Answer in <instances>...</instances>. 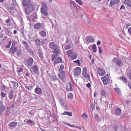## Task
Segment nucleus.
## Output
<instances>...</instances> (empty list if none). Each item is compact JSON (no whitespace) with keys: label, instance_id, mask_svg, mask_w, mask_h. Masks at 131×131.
<instances>
[{"label":"nucleus","instance_id":"bf43d9fd","mask_svg":"<svg viewBox=\"0 0 131 131\" xmlns=\"http://www.w3.org/2000/svg\"><path fill=\"white\" fill-rule=\"evenodd\" d=\"M98 48H99V53L100 54L102 53V51L101 50V47L99 46H98Z\"/></svg>","mask_w":131,"mask_h":131},{"label":"nucleus","instance_id":"338daca9","mask_svg":"<svg viewBox=\"0 0 131 131\" xmlns=\"http://www.w3.org/2000/svg\"><path fill=\"white\" fill-rule=\"evenodd\" d=\"M128 85L129 88L131 89V83L129 82L128 84Z\"/></svg>","mask_w":131,"mask_h":131},{"label":"nucleus","instance_id":"8fccbe9b","mask_svg":"<svg viewBox=\"0 0 131 131\" xmlns=\"http://www.w3.org/2000/svg\"><path fill=\"white\" fill-rule=\"evenodd\" d=\"M50 79H51L53 81H55L57 80V78L56 77L53 76L52 77L51 76V77L50 78Z\"/></svg>","mask_w":131,"mask_h":131},{"label":"nucleus","instance_id":"69168bd1","mask_svg":"<svg viewBox=\"0 0 131 131\" xmlns=\"http://www.w3.org/2000/svg\"><path fill=\"white\" fill-rule=\"evenodd\" d=\"M127 76L131 80V72L127 75Z\"/></svg>","mask_w":131,"mask_h":131},{"label":"nucleus","instance_id":"4c0bfd02","mask_svg":"<svg viewBox=\"0 0 131 131\" xmlns=\"http://www.w3.org/2000/svg\"><path fill=\"white\" fill-rule=\"evenodd\" d=\"M114 90L117 93L119 94H121V91L119 88H114Z\"/></svg>","mask_w":131,"mask_h":131},{"label":"nucleus","instance_id":"4d7b16f0","mask_svg":"<svg viewBox=\"0 0 131 131\" xmlns=\"http://www.w3.org/2000/svg\"><path fill=\"white\" fill-rule=\"evenodd\" d=\"M29 5V7H32V8H35V5L32 3H31Z\"/></svg>","mask_w":131,"mask_h":131},{"label":"nucleus","instance_id":"774afa93","mask_svg":"<svg viewBox=\"0 0 131 131\" xmlns=\"http://www.w3.org/2000/svg\"><path fill=\"white\" fill-rule=\"evenodd\" d=\"M10 21V19L9 18H8L7 20H6V23L7 24Z\"/></svg>","mask_w":131,"mask_h":131},{"label":"nucleus","instance_id":"ddd939ff","mask_svg":"<svg viewBox=\"0 0 131 131\" xmlns=\"http://www.w3.org/2000/svg\"><path fill=\"white\" fill-rule=\"evenodd\" d=\"M33 63V59L32 58H31L28 59L26 63L28 66L30 67L32 65Z\"/></svg>","mask_w":131,"mask_h":131},{"label":"nucleus","instance_id":"20e7f679","mask_svg":"<svg viewBox=\"0 0 131 131\" xmlns=\"http://www.w3.org/2000/svg\"><path fill=\"white\" fill-rule=\"evenodd\" d=\"M39 71V68L38 65H35L32 66L30 71L31 73L34 75L35 74H37Z\"/></svg>","mask_w":131,"mask_h":131},{"label":"nucleus","instance_id":"e433bc0d","mask_svg":"<svg viewBox=\"0 0 131 131\" xmlns=\"http://www.w3.org/2000/svg\"><path fill=\"white\" fill-rule=\"evenodd\" d=\"M92 49L94 52H95L96 51V47L95 44H94L93 45Z\"/></svg>","mask_w":131,"mask_h":131},{"label":"nucleus","instance_id":"5701e85b","mask_svg":"<svg viewBox=\"0 0 131 131\" xmlns=\"http://www.w3.org/2000/svg\"><path fill=\"white\" fill-rule=\"evenodd\" d=\"M17 124V122H16L14 121L10 122L9 124V127H16Z\"/></svg>","mask_w":131,"mask_h":131},{"label":"nucleus","instance_id":"2f4dec72","mask_svg":"<svg viewBox=\"0 0 131 131\" xmlns=\"http://www.w3.org/2000/svg\"><path fill=\"white\" fill-rule=\"evenodd\" d=\"M102 80L103 81L104 84L105 85H107L110 82L109 79H106V80Z\"/></svg>","mask_w":131,"mask_h":131},{"label":"nucleus","instance_id":"c85d7f7f","mask_svg":"<svg viewBox=\"0 0 131 131\" xmlns=\"http://www.w3.org/2000/svg\"><path fill=\"white\" fill-rule=\"evenodd\" d=\"M119 0H111L110 1V6L118 2Z\"/></svg>","mask_w":131,"mask_h":131},{"label":"nucleus","instance_id":"49530a36","mask_svg":"<svg viewBox=\"0 0 131 131\" xmlns=\"http://www.w3.org/2000/svg\"><path fill=\"white\" fill-rule=\"evenodd\" d=\"M42 7L41 8H47L46 4L44 2H42Z\"/></svg>","mask_w":131,"mask_h":131},{"label":"nucleus","instance_id":"a211bd4d","mask_svg":"<svg viewBox=\"0 0 131 131\" xmlns=\"http://www.w3.org/2000/svg\"><path fill=\"white\" fill-rule=\"evenodd\" d=\"M35 92L37 94L39 95L42 93V89L39 88L37 87L35 90Z\"/></svg>","mask_w":131,"mask_h":131},{"label":"nucleus","instance_id":"ea45409f","mask_svg":"<svg viewBox=\"0 0 131 131\" xmlns=\"http://www.w3.org/2000/svg\"><path fill=\"white\" fill-rule=\"evenodd\" d=\"M64 69V65L63 64H61L60 68L59 69V71L60 72L63 71V70Z\"/></svg>","mask_w":131,"mask_h":131},{"label":"nucleus","instance_id":"9b49d317","mask_svg":"<svg viewBox=\"0 0 131 131\" xmlns=\"http://www.w3.org/2000/svg\"><path fill=\"white\" fill-rule=\"evenodd\" d=\"M31 2V0H23L22 4L23 6H29Z\"/></svg>","mask_w":131,"mask_h":131},{"label":"nucleus","instance_id":"7c9ffc66","mask_svg":"<svg viewBox=\"0 0 131 131\" xmlns=\"http://www.w3.org/2000/svg\"><path fill=\"white\" fill-rule=\"evenodd\" d=\"M34 10L33 9H25V12L27 14H29Z\"/></svg>","mask_w":131,"mask_h":131},{"label":"nucleus","instance_id":"052dcab7","mask_svg":"<svg viewBox=\"0 0 131 131\" xmlns=\"http://www.w3.org/2000/svg\"><path fill=\"white\" fill-rule=\"evenodd\" d=\"M128 31L129 34L131 35V27L128 28Z\"/></svg>","mask_w":131,"mask_h":131},{"label":"nucleus","instance_id":"f8f14e48","mask_svg":"<svg viewBox=\"0 0 131 131\" xmlns=\"http://www.w3.org/2000/svg\"><path fill=\"white\" fill-rule=\"evenodd\" d=\"M43 24L40 23H38L35 24L34 25V27L36 29H39L43 26Z\"/></svg>","mask_w":131,"mask_h":131},{"label":"nucleus","instance_id":"0e129e2a","mask_svg":"<svg viewBox=\"0 0 131 131\" xmlns=\"http://www.w3.org/2000/svg\"><path fill=\"white\" fill-rule=\"evenodd\" d=\"M4 105L3 104V101H0V106H2Z\"/></svg>","mask_w":131,"mask_h":131},{"label":"nucleus","instance_id":"6e6d98bb","mask_svg":"<svg viewBox=\"0 0 131 131\" xmlns=\"http://www.w3.org/2000/svg\"><path fill=\"white\" fill-rule=\"evenodd\" d=\"M39 57L41 59H43V54L42 53L40 52H39Z\"/></svg>","mask_w":131,"mask_h":131},{"label":"nucleus","instance_id":"0eeeda50","mask_svg":"<svg viewBox=\"0 0 131 131\" xmlns=\"http://www.w3.org/2000/svg\"><path fill=\"white\" fill-rule=\"evenodd\" d=\"M81 71V69L80 67H76L74 70V75L76 77H78L80 74Z\"/></svg>","mask_w":131,"mask_h":131},{"label":"nucleus","instance_id":"de8ad7c7","mask_svg":"<svg viewBox=\"0 0 131 131\" xmlns=\"http://www.w3.org/2000/svg\"><path fill=\"white\" fill-rule=\"evenodd\" d=\"M109 76L108 74L106 75L105 76L101 78V80H106V79H109Z\"/></svg>","mask_w":131,"mask_h":131},{"label":"nucleus","instance_id":"a19ab883","mask_svg":"<svg viewBox=\"0 0 131 131\" xmlns=\"http://www.w3.org/2000/svg\"><path fill=\"white\" fill-rule=\"evenodd\" d=\"M71 47V45L70 44L67 45L64 47V49L65 50H67L69 49Z\"/></svg>","mask_w":131,"mask_h":131},{"label":"nucleus","instance_id":"c9c22d12","mask_svg":"<svg viewBox=\"0 0 131 131\" xmlns=\"http://www.w3.org/2000/svg\"><path fill=\"white\" fill-rule=\"evenodd\" d=\"M17 53V54L18 56H19L22 53L21 50L20 49H17L16 50V52Z\"/></svg>","mask_w":131,"mask_h":131},{"label":"nucleus","instance_id":"3c124183","mask_svg":"<svg viewBox=\"0 0 131 131\" xmlns=\"http://www.w3.org/2000/svg\"><path fill=\"white\" fill-rule=\"evenodd\" d=\"M27 50H28L30 53L32 54H34V52L33 50L31 49L30 48V47H29V48H28L26 49Z\"/></svg>","mask_w":131,"mask_h":131},{"label":"nucleus","instance_id":"bb28decb","mask_svg":"<svg viewBox=\"0 0 131 131\" xmlns=\"http://www.w3.org/2000/svg\"><path fill=\"white\" fill-rule=\"evenodd\" d=\"M119 79L121 80L125 83L126 84L127 82L126 79L124 77H121L119 78Z\"/></svg>","mask_w":131,"mask_h":131},{"label":"nucleus","instance_id":"13d9d810","mask_svg":"<svg viewBox=\"0 0 131 131\" xmlns=\"http://www.w3.org/2000/svg\"><path fill=\"white\" fill-rule=\"evenodd\" d=\"M87 116V115L85 113H83L81 116V117H86Z\"/></svg>","mask_w":131,"mask_h":131},{"label":"nucleus","instance_id":"680f3d73","mask_svg":"<svg viewBox=\"0 0 131 131\" xmlns=\"http://www.w3.org/2000/svg\"><path fill=\"white\" fill-rule=\"evenodd\" d=\"M1 95L2 97H5V94L4 93L1 92Z\"/></svg>","mask_w":131,"mask_h":131},{"label":"nucleus","instance_id":"9d476101","mask_svg":"<svg viewBox=\"0 0 131 131\" xmlns=\"http://www.w3.org/2000/svg\"><path fill=\"white\" fill-rule=\"evenodd\" d=\"M97 73L99 74L101 76H103L105 74V70L100 68H98L97 69Z\"/></svg>","mask_w":131,"mask_h":131},{"label":"nucleus","instance_id":"b1692460","mask_svg":"<svg viewBox=\"0 0 131 131\" xmlns=\"http://www.w3.org/2000/svg\"><path fill=\"white\" fill-rule=\"evenodd\" d=\"M47 9H41V14L45 16H47L48 15L47 12Z\"/></svg>","mask_w":131,"mask_h":131},{"label":"nucleus","instance_id":"423d86ee","mask_svg":"<svg viewBox=\"0 0 131 131\" xmlns=\"http://www.w3.org/2000/svg\"><path fill=\"white\" fill-rule=\"evenodd\" d=\"M58 76L59 78L63 82L65 81L66 79V74L64 71L60 72L58 74Z\"/></svg>","mask_w":131,"mask_h":131},{"label":"nucleus","instance_id":"f3484780","mask_svg":"<svg viewBox=\"0 0 131 131\" xmlns=\"http://www.w3.org/2000/svg\"><path fill=\"white\" fill-rule=\"evenodd\" d=\"M121 110L119 108H116L115 111V114L117 116H119L121 114Z\"/></svg>","mask_w":131,"mask_h":131},{"label":"nucleus","instance_id":"e2e57ef3","mask_svg":"<svg viewBox=\"0 0 131 131\" xmlns=\"http://www.w3.org/2000/svg\"><path fill=\"white\" fill-rule=\"evenodd\" d=\"M86 86L88 88H90L91 86V84H90V83H88L86 84Z\"/></svg>","mask_w":131,"mask_h":131},{"label":"nucleus","instance_id":"72a5a7b5","mask_svg":"<svg viewBox=\"0 0 131 131\" xmlns=\"http://www.w3.org/2000/svg\"><path fill=\"white\" fill-rule=\"evenodd\" d=\"M13 83V86L14 88L15 89H17L18 87V83L16 82H14L13 81V82H11Z\"/></svg>","mask_w":131,"mask_h":131},{"label":"nucleus","instance_id":"603ef678","mask_svg":"<svg viewBox=\"0 0 131 131\" xmlns=\"http://www.w3.org/2000/svg\"><path fill=\"white\" fill-rule=\"evenodd\" d=\"M15 9H8L7 10L11 13H14Z\"/></svg>","mask_w":131,"mask_h":131},{"label":"nucleus","instance_id":"c03bdc74","mask_svg":"<svg viewBox=\"0 0 131 131\" xmlns=\"http://www.w3.org/2000/svg\"><path fill=\"white\" fill-rule=\"evenodd\" d=\"M12 43V41L11 40H10L8 42L6 46V47L8 49L9 48Z\"/></svg>","mask_w":131,"mask_h":131},{"label":"nucleus","instance_id":"09e8293b","mask_svg":"<svg viewBox=\"0 0 131 131\" xmlns=\"http://www.w3.org/2000/svg\"><path fill=\"white\" fill-rule=\"evenodd\" d=\"M94 118L97 122H98L100 121V118L97 114H96L95 115Z\"/></svg>","mask_w":131,"mask_h":131},{"label":"nucleus","instance_id":"2eb2a0df","mask_svg":"<svg viewBox=\"0 0 131 131\" xmlns=\"http://www.w3.org/2000/svg\"><path fill=\"white\" fill-rule=\"evenodd\" d=\"M66 88L68 91L72 90V85L71 82L68 83L66 84Z\"/></svg>","mask_w":131,"mask_h":131},{"label":"nucleus","instance_id":"f257e3e1","mask_svg":"<svg viewBox=\"0 0 131 131\" xmlns=\"http://www.w3.org/2000/svg\"><path fill=\"white\" fill-rule=\"evenodd\" d=\"M59 53V52L58 53H54L52 54V61H54L53 64L54 65L58 63H61L62 61V59L61 58L59 57H57L58 56Z\"/></svg>","mask_w":131,"mask_h":131},{"label":"nucleus","instance_id":"39448f33","mask_svg":"<svg viewBox=\"0 0 131 131\" xmlns=\"http://www.w3.org/2000/svg\"><path fill=\"white\" fill-rule=\"evenodd\" d=\"M113 61L118 66H122L123 64V62L119 58H114L113 59Z\"/></svg>","mask_w":131,"mask_h":131},{"label":"nucleus","instance_id":"473e14b6","mask_svg":"<svg viewBox=\"0 0 131 131\" xmlns=\"http://www.w3.org/2000/svg\"><path fill=\"white\" fill-rule=\"evenodd\" d=\"M40 34L42 37H45L46 36V33L45 31L43 30H42L39 32Z\"/></svg>","mask_w":131,"mask_h":131},{"label":"nucleus","instance_id":"4468645a","mask_svg":"<svg viewBox=\"0 0 131 131\" xmlns=\"http://www.w3.org/2000/svg\"><path fill=\"white\" fill-rule=\"evenodd\" d=\"M37 16L36 12H35L33 14L31 15L30 18V20L32 21H36L38 19Z\"/></svg>","mask_w":131,"mask_h":131},{"label":"nucleus","instance_id":"6e6552de","mask_svg":"<svg viewBox=\"0 0 131 131\" xmlns=\"http://www.w3.org/2000/svg\"><path fill=\"white\" fill-rule=\"evenodd\" d=\"M15 42L14 41H13L12 46L10 49V50L13 54L14 53L17 49L15 47Z\"/></svg>","mask_w":131,"mask_h":131},{"label":"nucleus","instance_id":"864d4df0","mask_svg":"<svg viewBox=\"0 0 131 131\" xmlns=\"http://www.w3.org/2000/svg\"><path fill=\"white\" fill-rule=\"evenodd\" d=\"M76 1L80 5H82V3L81 0H76Z\"/></svg>","mask_w":131,"mask_h":131},{"label":"nucleus","instance_id":"6ab92c4d","mask_svg":"<svg viewBox=\"0 0 131 131\" xmlns=\"http://www.w3.org/2000/svg\"><path fill=\"white\" fill-rule=\"evenodd\" d=\"M124 4L127 7H131V0H125Z\"/></svg>","mask_w":131,"mask_h":131},{"label":"nucleus","instance_id":"412c9836","mask_svg":"<svg viewBox=\"0 0 131 131\" xmlns=\"http://www.w3.org/2000/svg\"><path fill=\"white\" fill-rule=\"evenodd\" d=\"M14 96V92L11 90L8 93V97L10 100H11L13 98Z\"/></svg>","mask_w":131,"mask_h":131},{"label":"nucleus","instance_id":"a18cd8bd","mask_svg":"<svg viewBox=\"0 0 131 131\" xmlns=\"http://www.w3.org/2000/svg\"><path fill=\"white\" fill-rule=\"evenodd\" d=\"M9 108H7L6 110V113H5V115L7 116H9L10 113L9 112Z\"/></svg>","mask_w":131,"mask_h":131},{"label":"nucleus","instance_id":"1a4fd4ad","mask_svg":"<svg viewBox=\"0 0 131 131\" xmlns=\"http://www.w3.org/2000/svg\"><path fill=\"white\" fill-rule=\"evenodd\" d=\"M82 75L83 76V77H86L89 80L90 79V77L87 74L86 68L85 67L83 68Z\"/></svg>","mask_w":131,"mask_h":131},{"label":"nucleus","instance_id":"393cba45","mask_svg":"<svg viewBox=\"0 0 131 131\" xmlns=\"http://www.w3.org/2000/svg\"><path fill=\"white\" fill-rule=\"evenodd\" d=\"M4 30L5 32V34L7 35L8 36H10L12 34L11 32L9 31L8 28H5L4 29Z\"/></svg>","mask_w":131,"mask_h":131},{"label":"nucleus","instance_id":"c756f323","mask_svg":"<svg viewBox=\"0 0 131 131\" xmlns=\"http://www.w3.org/2000/svg\"><path fill=\"white\" fill-rule=\"evenodd\" d=\"M22 43L24 45V46L26 47V49L30 47L28 43L26 41H22Z\"/></svg>","mask_w":131,"mask_h":131},{"label":"nucleus","instance_id":"5fc2aeb1","mask_svg":"<svg viewBox=\"0 0 131 131\" xmlns=\"http://www.w3.org/2000/svg\"><path fill=\"white\" fill-rule=\"evenodd\" d=\"M73 62L74 63H76L78 64L79 65H80L81 63L80 61L78 60H76L74 61H73Z\"/></svg>","mask_w":131,"mask_h":131},{"label":"nucleus","instance_id":"f03ea898","mask_svg":"<svg viewBox=\"0 0 131 131\" xmlns=\"http://www.w3.org/2000/svg\"><path fill=\"white\" fill-rule=\"evenodd\" d=\"M66 53L68 56L72 60H75L77 57L78 54L72 50H70L67 51Z\"/></svg>","mask_w":131,"mask_h":131},{"label":"nucleus","instance_id":"a878e982","mask_svg":"<svg viewBox=\"0 0 131 131\" xmlns=\"http://www.w3.org/2000/svg\"><path fill=\"white\" fill-rule=\"evenodd\" d=\"M61 114L63 115H67L70 116H72V113L68 112H64L63 113H61Z\"/></svg>","mask_w":131,"mask_h":131},{"label":"nucleus","instance_id":"7ed1b4c3","mask_svg":"<svg viewBox=\"0 0 131 131\" xmlns=\"http://www.w3.org/2000/svg\"><path fill=\"white\" fill-rule=\"evenodd\" d=\"M48 46L50 48L54 50L53 51L54 53H58L59 52V50L53 42L49 43L48 44Z\"/></svg>","mask_w":131,"mask_h":131},{"label":"nucleus","instance_id":"aec40b11","mask_svg":"<svg viewBox=\"0 0 131 131\" xmlns=\"http://www.w3.org/2000/svg\"><path fill=\"white\" fill-rule=\"evenodd\" d=\"M86 39L88 41L91 43H93L94 42V38L92 36H88L86 37Z\"/></svg>","mask_w":131,"mask_h":131},{"label":"nucleus","instance_id":"cd10ccee","mask_svg":"<svg viewBox=\"0 0 131 131\" xmlns=\"http://www.w3.org/2000/svg\"><path fill=\"white\" fill-rule=\"evenodd\" d=\"M6 108V106L5 105L0 106V116L2 113V112L4 111Z\"/></svg>","mask_w":131,"mask_h":131},{"label":"nucleus","instance_id":"58836bf2","mask_svg":"<svg viewBox=\"0 0 131 131\" xmlns=\"http://www.w3.org/2000/svg\"><path fill=\"white\" fill-rule=\"evenodd\" d=\"M73 97V94L71 93H69L68 94V98L69 99H71Z\"/></svg>","mask_w":131,"mask_h":131},{"label":"nucleus","instance_id":"37998d69","mask_svg":"<svg viewBox=\"0 0 131 131\" xmlns=\"http://www.w3.org/2000/svg\"><path fill=\"white\" fill-rule=\"evenodd\" d=\"M95 108V105L94 104H92L91 106V112H93Z\"/></svg>","mask_w":131,"mask_h":131},{"label":"nucleus","instance_id":"4be33fe9","mask_svg":"<svg viewBox=\"0 0 131 131\" xmlns=\"http://www.w3.org/2000/svg\"><path fill=\"white\" fill-rule=\"evenodd\" d=\"M100 94L101 96L105 97L107 96V93L104 89H102L101 90Z\"/></svg>","mask_w":131,"mask_h":131},{"label":"nucleus","instance_id":"f704fd0d","mask_svg":"<svg viewBox=\"0 0 131 131\" xmlns=\"http://www.w3.org/2000/svg\"><path fill=\"white\" fill-rule=\"evenodd\" d=\"M62 105H63V106L64 107L65 110L68 111L69 110V108L67 106L66 104H64L63 102H62Z\"/></svg>","mask_w":131,"mask_h":131},{"label":"nucleus","instance_id":"79ce46f5","mask_svg":"<svg viewBox=\"0 0 131 131\" xmlns=\"http://www.w3.org/2000/svg\"><path fill=\"white\" fill-rule=\"evenodd\" d=\"M26 123L28 124L31 125L34 123V122L31 119H28L26 122Z\"/></svg>","mask_w":131,"mask_h":131},{"label":"nucleus","instance_id":"dca6fc26","mask_svg":"<svg viewBox=\"0 0 131 131\" xmlns=\"http://www.w3.org/2000/svg\"><path fill=\"white\" fill-rule=\"evenodd\" d=\"M35 42L36 45L38 46H41L43 44L44 42L42 41H41L39 39L37 38L36 39Z\"/></svg>","mask_w":131,"mask_h":131}]
</instances>
